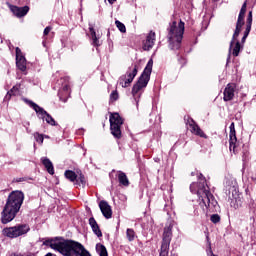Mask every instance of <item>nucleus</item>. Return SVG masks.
Listing matches in <instances>:
<instances>
[{
  "mask_svg": "<svg viewBox=\"0 0 256 256\" xmlns=\"http://www.w3.org/2000/svg\"><path fill=\"white\" fill-rule=\"evenodd\" d=\"M199 183H192L190 185L191 193H196L199 199V205L202 207L204 213L205 211H217L219 203L215 200V196L209 191V186L203 174L198 176Z\"/></svg>",
  "mask_w": 256,
  "mask_h": 256,
  "instance_id": "nucleus-1",
  "label": "nucleus"
},
{
  "mask_svg": "<svg viewBox=\"0 0 256 256\" xmlns=\"http://www.w3.org/2000/svg\"><path fill=\"white\" fill-rule=\"evenodd\" d=\"M23 57V52L19 47H16V59Z\"/></svg>",
  "mask_w": 256,
  "mask_h": 256,
  "instance_id": "nucleus-38",
  "label": "nucleus"
},
{
  "mask_svg": "<svg viewBox=\"0 0 256 256\" xmlns=\"http://www.w3.org/2000/svg\"><path fill=\"white\" fill-rule=\"evenodd\" d=\"M23 201H25V194L23 191L15 190L8 195L5 206L19 213Z\"/></svg>",
  "mask_w": 256,
  "mask_h": 256,
  "instance_id": "nucleus-6",
  "label": "nucleus"
},
{
  "mask_svg": "<svg viewBox=\"0 0 256 256\" xmlns=\"http://www.w3.org/2000/svg\"><path fill=\"white\" fill-rule=\"evenodd\" d=\"M230 135H235V134H237L236 132H235V123L234 122H232L231 124H230Z\"/></svg>",
  "mask_w": 256,
  "mask_h": 256,
  "instance_id": "nucleus-37",
  "label": "nucleus"
},
{
  "mask_svg": "<svg viewBox=\"0 0 256 256\" xmlns=\"http://www.w3.org/2000/svg\"><path fill=\"white\" fill-rule=\"evenodd\" d=\"M247 13V1H245L240 9L239 15H238V19L236 22V28L234 30L232 39L230 41V46H229V56H228V61L229 59H231V51H232V55L233 57H239V53L241 51V49H243V46H241V42L237 41V37H239L242 29H243V25H245V14ZM236 41V43H235ZM233 45L234 48H233Z\"/></svg>",
  "mask_w": 256,
  "mask_h": 256,
  "instance_id": "nucleus-2",
  "label": "nucleus"
},
{
  "mask_svg": "<svg viewBox=\"0 0 256 256\" xmlns=\"http://www.w3.org/2000/svg\"><path fill=\"white\" fill-rule=\"evenodd\" d=\"M187 125L190 127L191 133L193 135H197L198 137H202L203 139H207V135L203 133V130H201V127L197 125V122L193 120V118H189L187 120Z\"/></svg>",
  "mask_w": 256,
  "mask_h": 256,
  "instance_id": "nucleus-13",
  "label": "nucleus"
},
{
  "mask_svg": "<svg viewBox=\"0 0 256 256\" xmlns=\"http://www.w3.org/2000/svg\"><path fill=\"white\" fill-rule=\"evenodd\" d=\"M115 25L119 29L120 33H127V28L125 27V24H123V22L116 20Z\"/></svg>",
  "mask_w": 256,
  "mask_h": 256,
  "instance_id": "nucleus-30",
  "label": "nucleus"
},
{
  "mask_svg": "<svg viewBox=\"0 0 256 256\" xmlns=\"http://www.w3.org/2000/svg\"><path fill=\"white\" fill-rule=\"evenodd\" d=\"M16 67L20 71H27V59H25V56H20V58H16Z\"/></svg>",
  "mask_w": 256,
  "mask_h": 256,
  "instance_id": "nucleus-22",
  "label": "nucleus"
},
{
  "mask_svg": "<svg viewBox=\"0 0 256 256\" xmlns=\"http://www.w3.org/2000/svg\"><path fill=\"white\" fill-rule=\"evenodd\" d=\"M100 211L105 217V219H111L113 217V210L111 209V205L105 200H101L99 203Z\"/></svg>",
  "mask_w": 256,
  "mask_h": 256,
  "instance_id": "nucleus-14",
  "label": "nucleus"
},
{
  "mask_svg": "<svg viewBox=\"0 0 256 256\" xmlns=\"http://www.w3.org/2000/svg\"><path fill=\"white\" fill-rule=\"evenodd\" d=\"M62 88L59 90L58 95L61 97H71V85L69 84V76L63 77L59 80Z\"/></svg>",
  "mask_w": 256,
  "mask_h": 256,
  "instance_id": "nucleus-12",
  "label": "nucleus"
},
{
  "mask_svg": "<svg viewBox=\"0 0 256 256\" xmlns=\"http://www.w3.org/2000/svg\"><path fill=\"white\" fill-rule=\"evenodd\" d=\"M171 237H173V231L171 227L164 228L162 247H169L171 245Z\"/></svg>",
  "mask_w": 256,
  "mask_h": 256,
  "instance_id": "nucleus-17",
  "label": "nucleus"
},
{
  "mask_svg": "<svg viewBox=\"0 0 256 256\" xmlns=\"http://www.w3.org/2000/svg\"><path fill=\"white\" fill-rule=\"evenodd\" d=\"M24 101L28 103V105H30L32 109H34L39 119H42V121H46V123H48V125H51L52 127H56L57 122L55 121L52 115H50L49 113H47V111H45V109L41 108L35 102L31 100H27L26 98H24Z\"/></svg>",
  "mask_w": 256,
  "mask_h": 256,
  "instance_id": "nucleus-8",
  "label": "nucleus"
},
{
  "mask_svg": "<svg viewBox=\"0 0 256 256\" xmlns=\"http://www.w3.org/2000/svg\"><path fill=\"white\" fill-rule=\"evenodd\" d=\"M229 199H231V201H233V198L231 197V194H229Z\"/></svg>",
  "mask_w": 256,
  "mask_h": 256,
  "instance_id": "nucleus-48",
  "label": "nucleus"
},
{
  "mask_svg": "<svg viewBox=\"0 0 256 256\" xmlns=\"http://www.w3.org/2000/svg\"><path fill=\"white\" fill-rule=\"evenodd\" d=\"M34 137H35L37 143H40L42 145V143L44 141L43 135L36 133V134H34Z\"/></svg>",
  "mask_w": 256,
  "mask_h": 256,
  "instance_id": "nucleus-35",
  "label": "nucleus"
},
{
  "mask_svg": "<svg viewBox=\"0 0 256 256\" xmlns=\"http://www.w3.org/2000/svg\"><path fill=\"white\" fill-rule=\"evenodd\" d=\"M154 45H155V32L151 30L146 36V40L143 43V49L144 51H151Z\"/></svg>",
  "mask_w": 256,
  "mask_h": 256,
  "instance_id": "nucleus-15",
  "label": "nucleus"
},
{
  "mask_svg": "<svg viewBox=\"0 0 256 256\" xmlns=\"http://www.w3.org/2000/svg\"><path fill=\"white\" fill-rule=\"evenodd\" d=\"M118 181L120 185H123L124 187H129V178H127V174H125L124 172H118Z\"/></svg>",
  "mask_w": 256,
  "mask_h": 256,
  "instance_id": "nucleus-23",
  "label": "nucleus"
},
{
  "mask_svg": "<svg viewBox=\"0 0 256 256\" xmlns=\"http://www.w3.org/2000/svg\"><path fill=\"white\" fill-rule=\"evenodd\" d=\"M19 89H21V85L17 84L7 92V95H9V97H19V95H21V91Z\"/></svg>",
  "mask_w": 256,
  "mask_h": 256,
  "instance_id": "nucleus-25",
  "label": "nucleus"
},
{
  "mask_svg": "<svg viewBox=\"0 0 256 256\" xmlns=\"http://www.w3.org/2000/svg\"><path fill=\"white\" fill-rule=\"evenodd\" d=\"M123 125V118L119 113L110 114V130L115 139H121V126Z\"/></svg>",
  "mask_w": 256,
  "mask_h": 256,
  "instance_id": "nucleus-10",
  "label": "nucleus"
},
{
  "mask_svg": "<svg viewBox=\"0 0 256 256\" xmlns=\"http://www.w3.org/2000/svg\"><path fill=\"white\" fill-rule=\"evenodd\" d=\"M89 225L94 233V235L98 237H103V232H101V228H99V224H97V220L94 217L89 219Z\"/></svg>",
  "mask_w": 256,
  "mask_h": 256,
  "instance_id": "nucleus-19",
  "label": "nucleus"
},
{
  "mask_svg": "<svg viewBox=\"0 0 256 256\" xmlns=\"http://www.w3.org/2000/svg\"><path fill=\"white\" fill-rule=\"evenodd\" d=\"M85 246L80 242L62 238L58 253L63 256H80Z\"/></svg>",
  "mask_w": 256,
  "mask_h": 256,
  "instance_id": "nucleus-5",
  "label": "nucleus"
},
{
  "mask_svg": "<svg viewBox=\"0 0 256 256\" xmlns=\"http://www.w3.org/2000/svg\"><path fill=\"white\" fill-rule=\"evenodd\" d=\"M210 221L212 223H219V221H221V216H219V214H213L211 217H210Z\"/></svg>",
  "mask_w": 256,
  "mask_h": 256,
  "instance_id": "nucleus-33",
  "label": "nucleus"
},
{
  "mask_svg": "<svg viewBox=\"0 0 256 256\" xmlns=\"http://www.w3.org/2000/svg\"><path fill=\"white\" fill-rule=\"evenodd\" d=\"M66 179L74 183V181H77V174L73 172L72 170H66L64 173Z\"/></svg>",
  "mask_w": 256,
  "mask_h": 256,
  "instance_id": "nucleus-28",
  "label": "nucleus"
},
{
  "mask_svg": "<svg viewBox=\"0 0 256 256\" xmlns=\"http://www.w3.org/2000/svg\"><path fill=\"white\" fill-rule=\"evenodd\" d=\"M153 72V59H150L144 68L142 74L138 78L137 82L132 87V95L135 97L136 95H141V92L151 80V73Z\"/></svg>",
  "mask_w": 256,
  "mask_h": 256,
  "instance_id": "nucleus-4",
  "label": "nucleus"
},
{
  "mask_svg": "<svg viewBox=\"0 0 256 256\" xmlns=\"http://www.w3.org/2000/svg\"><path fill=\"white\" fill-rule=\"evenodd\" d=\"M17 210H13V208H9L8 206H4V209L1 213V221L4 225L7 223H11L15 217H17Z\"/></svg>",
  "mask_w": 256,
  "mask_h": 256,
  "instance_id": "nucleus-11",
  "label": "nucleus"
},
{
  "mask_svg": "<svg viewBox=\"0 0 256 256\" xmlns=\"http://www.w3.org/2000/svg\"><path fill=\"white\" fill-rule=\"evenodd\" d=\"M139 71V66L137 64L132 65L128 68L126 74L122 75L118 79V84L124 89L131 86L133 83V79L137 77V73Z\"/></svg>",
  "mask_w": 256,
  "mask_h": 256,
  "instance_id": "nucleus-9",
  "label": "nucleus"
},
{
  "mask_svg": "<svg viewBox=\"0 0 256 256\" xmlns=\"http://www.w3.org/2000/svg\"><path fill=\"white\" fill-rule=\"evenodd\" d=\"M90 35L92 37V44L94 47H99V38H97V32H95V28L89 27Z\"/></svg>",
  "mask_w": 256,
  "mask_h": 256,
  "instance_id": "nucleus-26",
  "label": "nucleus"
},
{
  "mask_svg": "<svg viewBox=\"0 0 256 256\" xmlns=\"http://www.w3.org/2000/svg\"><path fill=\"white\" fill-rule=\"evenodd\" d=\"M63 238H55V239H51V240H45L43 242V245H46L47 247H50L51 249H53L54 251H58L61 247V241Z\"/></svg>",
  "mask_w": 256,
  "mask_h": 256,
  "instance_id": "nucleus-18",
  "label": "nucleus"
},
{
  "mask_svg": "<svg viewBox=\"0 0 256 256\" xmlns=\"http://www.w3.org/2000/svg\"><path fill=\"white\" fill-rule=\"evenodd\" d=\"M126 237L128 241H135V230L128 228L126 230Z\"/></svg>",
  "mask_w": 256,
  "mask_h": 256,
  "instance_id": "nucleus-29",
  "label": "nucleus"
},
{
  "mask_svg": "<svg viewBox=\"0 0 256 256\" xmlns=\"http://www.w3.org/2000/svg\"><path fill=\"white\" fill-rule=\"evenodd\" d=\"M253 25V11H250L246 20V27H251Z\"/></svg>",
  "mask_w": 256,
  "mask_h": 256,
  "instance_id": "nucleus-31",
  "label": "nucleus"
},
{
  "mask_svg": "<svg viewBox=\"0 0 256 256\" xmlns=\"http://www.w3.org/2000/svg\"><path fill=\"white\" fill-rule=\"evenodd\" d=\"M229 149L235 153V148L237 147V134H229Z\"/></svg>",
  "mask_w": 256,
  "mask_h": 256,
  "instance_id": "nucleus-24",
  "label": "nucleus"
},
{
  "mask_svg": "<svg viewBox=\"0 0 256 256\" xmlns=\"http://www.w3.org/2000/svg\"><path fill=\"white\" fill-rule=\"evenodd\" d=\"M237 89V84L229 83L224 90V97H235V91Z\"/></svg>",
  "mask_w": 256,
  "mask_h": 256,
  "instance_id": "nucleus-21",
  "label": "nucleus"
},
{
  "mask_svg": "<svg viewBox=\"0 0 256 256\" xmlns=\"http://www.w3.org/2000/svg\"><path fill=\"white\" fill-rule=\"evenodd\" d=\"M96 252L99 256H109L107 253V248L101 243L96 244Z\"/></svg>",
  "mask_w": 256,
  "mask_h": 256,
  "instance_id": "nucleus-27",
  "label": "nucleus"
},
{
  "mask_svg": "<svg viewBox=\"0 0 256 256\" xmlns=\"http://www.w3.org/2000/svg\"><path fill=\"white\" fill-rule=\"evenodd\" d=\"M223 99H224L225 102H227V101H232L233 97H224Z\"/></svg>",
  "mask_w": 256,
  "mask_h": 256,
  "instance_id": "nucleus-42",
  "label": "nucleus"
},
{
  "mask_svg": "<svg viewBox=\"0 0 256 256\" xmlns=\"http://www.w3.org/2000/svg\"><path fill=\"white\" fill-rule=\"evenodd\" d=\"M60 101H62L63 103H67V98L66 97H62V98H60Z\"/></svg>",
  "mask_w": 256,
  "mask_h": 256,
  "instance_id": "nucleus-43",
  "label": "nucleus"
},
{
  "mask_svg": "<svg viewBox=\"0 0 256 256\" xmlns=\"http://www.w3.org/2000/svg\"><path fill=\"white\" fill-rule=\"evenodd\" d=\"M169 255V247L161 246L159 256H167Z\"/></svg>",
  "mask_w": 256,
  "mask_h": 256,
  "instance_id": "nucleus-32",
  "label": "nucleus"
},
{
  "mask_svg": "<svg viewBox=\"0 0 256 256\" xmlns=\"http://www.w3.org/2000/svg\"><path fill=\"white\" fill-rule=\"evenodd\" d=\"M115 1H117V0H108V2L110 3V5H113V3H115Z\"/></svg>",
  "mask_w": 256,
  "mask_h": 256,
  "instance_id": "nucleus-45",
  "label": "nucleus"
},
{
  "mask_svg": "<svg viewBox=\"0 0 256 256\" xmlns=\"http://www.w3.org/2000/svg\"><path fill=\"white\" fill-rule=\"evenodd\" d=\"M23 181H31L29 177L14 178L13 183H23Z\"/></svg>",
  "mask_w": 256,
  "mask_h": 256,
  "instance_id": "nucleus-34",
  "label": "nucleus"
},
{
  "mask_svg": "<svg viewBox=\"0 0 256 256\" xmlns=\"http://www.w3.org/2000/svg\"><path fill=\"white\" fill-rule=\"evenodd\" d=\"M79 179H80V182H81L82 184L85 183V176L81 175V176L79 177Z\"/></svg>",
  "mask_w": 256,
  "mask_h": 256,
  "instance_id": "nucleus-41",
  "label": "nucleus"
},
{
  "mask_svg": "<svg viewBox=\"0 0 256 256\" xmlns=\"http://www.w3.org/2000/svg\"><path fill=\"white\" fill-rule=\"evenodd\" d=\"M10 256H23L22 254L13 253Z\"/></svg>",
  "mask_w": 256,
  "mask_h": 256,
  "instance_id": "nucleus-46",
  "label": "nucleus"
},
{
  "mask_svg": "<svg viewBox=\"0 0 256 256\" xmlns=\"http://www.w3.org/2000/svg\"><path fill=\"white\" fill-rule=\"evenodd\" d=\"M245 41H247V37L243 36L241 39V43H245Z\"/></svg>",
  "mask_w": 256,
  "mask_h": 256,
  "instance_id": "nucleus-44",
  "label": "nucleus"
},
{
  "mask_svg": "<svg viewBox=\"0 0 256 256\" xmlns=\"http://www.w3.org/2000/svg\"><path fill=\"white\" fill-rule=\"evenodd\" d=\"M10 11L15 15V17L21 18L25 17L27 13H29V6L19 7V6H11Z\"/></svg>",
  "mask_w": 256,
  "mask_h": 256,
  "instance_id": "nucleus-16",
  "label": "nucleus"
},
{
  "mask_svg": "<svg viewBox=\"0 0 256 256\" xmlns=\"http://www.w3.org/2000/svg\"><path fill=\"white\" fill-rule=\"evenodd\" d=\"M51 26H48L44 29V35H49V33H51Z\"/></svg>",
  "mask_w": 256,
  "mask_h": 256,
  "instance_id": "nucleus-39",
  "label": "nucleus"
},
{
  "mask_svg": "<svg viewBox=\"0 0 256 256\" xmlns=\"http://www.w3.org/2000/svg\"><path fill=\"white\" fill-rule=\"evenodd\" d=\"M214 1H219V0H214Z\"/></svg>",
  "mask_w": 256,
  "mask_h": 256,
  "instance_id": "nucleus-50",
  "label": "nucleus"
},
{
  "mask_svg": "<svg viewBox=\"0 0 256 256\" xmlns=\"http://www.w3.org/2000/svg\"><path fill=\"white\" fill-rule=\"evenodd\" d=\"M110 97H119V92L117 90L112 91Z\"/></svg>",
  "mask_w": 256,
  "mask_h": 256,
  "instance_id": "nucleus-40",
  "label": "nucleus"
},
{
  "mask_svg": "<svg viewBox=\"0 0 256 256\" xmlns=\"http://www.w3.org/2000/svg\"><path fill=\"white\" fill-rule=\"evenodd\" d=\"M41 161L46 171H48L50 175H55V168L53 167V162H51V160L47 157L41 158Z\"/></svg>",
  "mask_w": 256,
  "mask_h": 256,
  "instance_id": "nucleus-20",
  "label": "nucleus"
},
{
  "mask_svg": "<svg viewBox=\"0 0 256 256\" xmlns=\"http://www.w3.org/2000/svg\"><path fill=\"white\" fill-rule=\"evenodd\" d=\"M136 105H139V101L136 100Z\"/></svg>",
  "mask_w": 256,
  "mask_h": 256,
  "instance_id": "nucleus-49",
  "label": "nucleus"
},
{
  "mask_svg": "<svg viewBox=\"0 0 256 256\" xmlns=\"http://www.w3.org/2000/svg\"><path fill=\"white\" fill-rule=\"evenodd\" d=\"M249 33H251V26H246L243 37H249Z\"/></svg>",
  "mask_w": 256,
  "mask_h": 256,
  "instance_id": "nucleus-36",
  "label": "nucleus"
},
{
  "mask_svg": "<svg viewBox=\"0 0 256 256\" xmlns=\"http://www.w3.org/2000/svg\"><path fill=\"white\" fill-rule=\"evenodd\" d=\"M167 31L170 49H172V51H178V49H181V43L183 41V35L185 33V22H183V20H180L177 26V21H173L172 23H170Z\"/></svg>",
  "mask_w": 256,
  "mask_h": 256,
  "instance_id": "nucleus-3",
  "label": "nucleus"
},
{
  "mask_svg": "<svg viewBox=\"0 0 256 256\" xmlns=\"http://www.w3.org/2000/svg\"><path fill=\"white\" fill-rule=\"evenodd\" d=\"M28 231H31L29 224H18L14 227L4 228L3 235H5V237H9V239H17V237L27 235Z\"/></svg>",
  "mask_w": 256,
  "mask_h": 256,
  "instance_id": "nucleus-7",
  "label": "nucleus"
},
{
  "mask_svg": "<svg viewBox=\"0 0 256 256\" xmlns=\"http://www.w3.org/2000/svg\"><path fill=\"white\" fill-rule=\"evenodd\" d=\"M112 101H117V97L111 98Z\"/></svg>",
  "mask_w": 256,
  "mask_h": 256,
  "instance_id": "nucleus-47",
  "label": "nucleus"
}]
</instances>
